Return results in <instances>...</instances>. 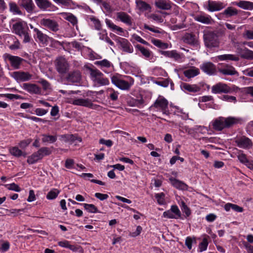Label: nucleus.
I'll return each mask as SVG.
<instances>
[{
    "label": "nucleus",
    "mask_w": 253,
    "mask_h": 253,
    "mask_svg": "<svg viewBox=\"0 0 253 253\" xmlns=\"http://www.w3.org/2000/svg\"><path fill=\"white\" fill-rule=\"evenodd\" d=\"M222 15H225L226 17H229L238 14V10L236 8L230 6L225 9L222 13Z\"/></svg>",
    "instance_id": "nucleus-35"
},
{
    "label": "nucleus",
    "mask_w": 253,
    "mask_h": 253,
    "mask_svg": "<svg viewBox=\"0 0 253 253\" xmlns=\"http://www.w3.org/2000/svg\"><path fill=\"white\" fill-rule=\"evenodd\" d=\"M237 157L240 162L244 164H245L249 161L247 158L246 155L242 153H239Z\"/></svg>",
    "instance_id": "nucleus-56"
},
{
    "label": "nucleus",
    "mask_w": 253,
    "mask_h": 253,
    "mask_svg": "<svg viewBox=\"0 0 253 253\" xmlns=\"http://www.w3.org/2000/svg\"><path fill=\"white\" fill-rule=\"evenodd\" d=\"M183 41L185 43L194 45L196 43L195 36L191 34H186L183 37Z\"/></svg>",
    "instance_id": "nucleus-33"
},
{
    "label": "nucleus",
    "mask_w": 253,
    "mask_h": 253,
    "mask_svg": "<svg viewBox=\"0 0 253 253\" xmlns=\"http://www.w3.org/2000/svg\"><path fill=\"white\" fill-rule=\"evenodd\" d=\"M218 71L224 75H238V72L235 70L234 67L232 66L226 65L222 68L218 69Z\"/></svg>",
    "instance_id": "nucleus-18"
},
{
    "label": "nucleus",
    "mask_w": 253,
    "mask_h": 253,
    "mask_svg": "<svg viewBox=\"0 0 253 253\" xmlns=\"http://www.w3.org/2000/svg\"><path fill=\"white\" fill-rule=\"evenodd\" d=\"M100 3H102L103 7L105 9V10L107 12H111L112 11L111 7L108 3H107L105 1H102Z\"/></svg>",
    "instance_id": "nucleus-64"
},
{
    "label": "nucleus",
    "mask_w": 253,
    "mask_h": 253,
    "mask_svg": "<svg viewBox=\"0 0 253 253\" xmlns=\"http://www.w3.org/2000/svg\"><path fill=\"white\" fill-rule=\"evenodd\" d=\"M95 65L104 67H110L111 63L107 59H103L101 61H97L94 63Z\"/></svg>",
    "instance_id": "nucleus-48"
},
{
    "label": "nucleus",
    "mask_w": 253,
    "mask_h": 253,
    "mask_svg": "<svg viewBox=\"0 0 253 253\" xmlns=\"http://www.w3.org/2000/svg\"><path fill=\"white\" fill-rule=\"evenodd\" d=\"M31 142L32 140L31 139L23 140L20 142L19 146L21 148L24 149L27 147Z\"/></svg>",
    "instance_id": "nucleus-57"
},
{
    "label": "nucleus",
    "mask_w": 253,
    "mask_h": 253,
    "mask_svg": "<svg viewBox=\"0 0 253 253\" xmlns=\"http://www.w3.org/2000/svg\"><path fill=\"white\" fill-rule=\"evenodd\" d=\"M4 57L6 59L9 61L10 64L14 69L20 68L22 62L24 59L17 56L11 55L9 54H5Z\"/></svg>",
    "instance_id": "nucleus-8"
},
{
    "label": "nucleus",
    "mask_w": 253,
    "mask_h": 253,
    "mask_svg": "<svg viewBox=\"0 0 253 253\" xmlns=\"http://www.w3.org/2000/svg\"><path fill=\"white\" fill-rule=\"evenodd\" d=\"M38 152L40 155V157L42 159L44 157L46 156H48L51 154V150L49 148L46 147H43L41 148Z\"/></svg>",
    "instance_id": "nucleus-40"
},
{
    "label": "nucleus",
    "mask_w": 253,
    "mask_h": 253,
    "mask_svg": "<svg viewBox=\"0 0 253 253\" xmlns=\"http://www.w3.org/2000/svg\"><path fill=\"white\" fill-rule=\"evenodd\" d=\"M34 32L36 33L35 37L39 40L40 42L43 44H46L48 42L49 37L46 35L43 34L42 31L39 30L38 28H34Z\"/></svg>",
    "instance_id": "nucleus-19"
},
{
    "label": "nucleus",
    "mask_w": 253,
    "mask_h": 253,
    "mask_svg": "<svg viewBox=\"0 0 253 253\" xmlns=\"http://www.w3.org/2000/svg\"><path fill=\"white\" fill-rule=\"evenodd\" d=\"M196 21L203 24H209L211 23L212 19L209 15H199L195 17Z\"/></svg>",
    "instance_id": "nucleus-31"
},
{
    "label": "nucleus",
    "mask_w": 253,
    "mask_h": 253,
    "mask_svg": "<svg viewBox=\"0 0 253 253\" xmlns=\"http://www.w3.org/2000/svg\"><path fill=\"white\" fill-rule=\"evenodd\" d=\"M163 216L164 217H166L168 218L176 219V217L174 216V214L170 210L165 211L163 213Z\"/></svg>",
    "instance_id": "nucleus-58"
},
{
    "label": "nucleus",
    "mask_w": 253,
    "mask_h": 253,
    "mask_svg": "<svg viewBox=\"0 0 253 253\" xmlns=\"http://www.w3.org/2000/svg\"><path fill=\"white\" fill-rule=\"evenodd\" d=\"M117 17L122 22L129 25H132L131 18L124 12H119L117 13Z\"/></svg>",
    "instance_id": "nucleus-20"
},
{
    "label": "nucleus",
    "mask_w": 253,
    "mask_h": 253,
    "mask_svg": "<svg viewBox=\"0 0 253 253\" xmlns=\"http://www.w3.org/2000/svg\"><path fill=\"white\" fill-rule=\"evenodd\" d=\"M95 197L99 199L101 201H103L107 199L108 198V195L106 194H102L100 193H96L95 194Z\"/></svg>",
    "instance_id": "nucleus-62"
},
{
    "label": "nucleus",
    "mask_w": 253,
    "mask_h": 253,
    "mask_svg": "<svg viewBox=\"0 0 253 253\" xmlns=\"http://www.w3.org/2000/svg\"><path fill=\"white\" fill-rule=\"evenodd\" d=\"M200 74V70L198 68L192 66L189 69L185 70L183 74L187 78L190 79L193 78Z\"/></svg>",
    "instance_id": "nucleus-21"
},
{
    "label": "nucleus",
    "mask_w": 253,
    "mask_h": 253,
    "mask_svg": "<svg viewBox=\"0 0 253 253\" xmlns=\"http://www.w3.org/2000/svg\"><path fill=\"white\" fill-rule=\"evenodd\" d=\"M170 211L174 214L176 219H178L181 217V212L179 211L178 207L176 205H172L171 207Z\"/></svg>",
    "instance_id": "nucleus-50"
},
{
    "label": "nucleus",
    "mask_w": 253,
    "mask_h": 253,
    "mask_svg": "<svg viewBox=\"0 0 253 253\" xmlns=\"http://www.w3.org/2000/svg\"><path fill=\"white\" fill-rule=\"evenodd\" d=\"M40 155L39 154L38 151L34 153L30 156L28 157V159L27 160V163L29 164H35L39 160L42 159Z\"/></svg>",
    "instance_id": "nucleus-36"
},
{
    "label": "nucleus",
    "mask_w": 253,
    "mask_h": 253,
    "mask_svg": "<svg viewBox=\"0 0 253 253\" xmlns=\"http://www.w3.org/2000/svg\"><path fill=\"white\" fill-rule=\"evenodd\" d=\"M17 82H25L31 79L32 75L28 72L23 71H15L12 73L11 75Z\"/></svg>",
    "instance_id": "nucleus-9"
},
{
    "label": "nucleus",
    "mask_w": 253,
    "mask_h": 253,
    "mask_svg": "<svg viewBox=\"0 0 253 253\" xmlns=\"http://www.w3.org/2000/svg\"><path fill=\"white\" fill-rule=\"evenodd\" d=\"M9 6H10V10L11 11L15 13H16V14H22V12L21 11V10L19 9V7H18V6L16 5V3H10L9 4Z\"/></svg>",
    "instance_id": "nucleus-51"
},
{
    "label": "nucleus",
    "mask_w": 253,
    "mask_h": 253,
    "mask_svg": "<svg viewBox=\"0 0 253 253\" xmlns=\"http://www.w3.org/2000/svg\"><path fill=\"white\" fill-rule=\"evenodd\" d=\"M155 4L158 8L162 10H169L171 8L169 0H156Z\"/></svg>",
    "instance_id": "nucleus-17"
},
{
    "label": "nucleus",
    "mask_w": 253,
    "mask_h": 253,
    "mask_svg": "<svg viewBox=\"0 0 253 253\" xmlns=\"http://www.w3.org/2000/svg\"><path fill=\"white\" fill-rule=\"evenodd\" d=\"M155 84L160 86L166 87L169 84V81L168 79H165L163 81H156Z\"/></svg>",
    "instance_id": "nucleus-61"
},
{
    "label": "nucleus",
    "mask_w": 253,
    "mask_h": 253,
    "mask_svg": "<svg viewBox=\"0 0 253 253\" xmlns=\"http://www.w3.org/2000/svg\"><path fill=\"white\" fill-rule=\"evenodd\" d=\"M181 87L183 89L191 92H196L200 90V88L197 85L189 84L187 83H183Z\"/></svg>",
    "instance_id": "nucleus-29"
},
{
    "label": "nucleus",
    "mask_w": 253,
    "mask_h": 253,
    "mask_svg": "<svg viewBox=\"0 0 253 253\" xmlns=\"http://www.w3.org/2000/svg\"><path fill=\"white\" fill-rule=\"evenodd\" d=\"M160 52L162 54L164 55L166 57L173 58L177 60L180 58V55L175 51H163L161 50Z\"/></svg>",
    "instance_id": "nucleus-38"
},
{
    "label": "nucleus",
    "mask_w": 253,
    "mask_h": 253,
    "mask_svg": "<svg viewBox=\"0 0 253 253\" xmlns=\"http://www.w3.org/2000/svg\"><path fill=\"white\" fill-rule=\"evenodd\" d=\"M208 242L206 238H204L202 242L199 244V249L200 252H202L205 251L208 247Z\"/></svg>",
    "instance_id": "nucleus-52"
},
{
    "label": "nucleus",
    "mask_w": 253,
    "mask_h": 253,
    "mask_svg": "<svg viewBox=\"0 0 253 253\" xmlns=\"http://www.w3.org/2000/svg\"><path fill=\"white\" fill-rule=\"evenodd\" d=\"M119 43H120V45L124 51L129 53L133 52V47L127 40L125 39H122V40L119 41Z\"/></svg>",
    "instance_id": "nucleus-22"
},
{
    "label": "nucleus",
    "mask_w": 253,
    "mask_h": 253,
    "mask_svg": "<svg viewBox=\"0 0 253 253\" xmlns=\"http://www.w3.org/2000/svg\"><path fill=\"white\" fill-rule=\"evenodd\" d=\"M218 59L220 60H232L237 61L239 60L238 57L233 54H223L217 56Z\"/></svg>",
    "instance_id": "nucleus-37"
},
{
    "label": "nucleus",
    "mask_w": 253,
    "mask_h": 253,
    "mask_svg": "<svg viewBox=\"0 0 253 253\" xmlns=\"http://www.w3.org/2000/svg\"><path fill=\"white\" fill-rule=\"evenodd\" d=\"M84 209L91 213H96L98 212L97 208L93 204H84Z\"/></svg>",
    "instance_id": "nucleus-47"
},
{
    "label": "nucleus",
    "mask_w": 253,
    "mask_h": 253,
    "mask_svg": "<svg viewBox=\"0 0 253 253\" xmlns=\"http://www.w3.org/2000/svg\"><path fill=\"white\" fill-rule=\"evenodd\" d=\"M4 186L9 190H12L16 192H20L21 191V189L19 186L14 183H12L10 184H5Z\"/></svg>",
    "instance_id": "nucleus-49"
},
{
    "label": "nucleus",
    "mask_w": 253,
    "mask_h": 253,
    "mask_svg": "<svg viewBox=\"0 0 253 253\" xmlns=\"http://www.w3.org/2000/svg\"><path fill=\"white\" fill-rule=\"evenodd\" d=\"M71 104L75 105L82 106L86 107L91 108L93 103L89 99L78 98L72 101Z\"/></svg>",
    "instance_id": "nucleus-16"
},
{
    "label": "nucleus",
    "mask_w": 253,
    "mask_h": 253,
    "mask_svg": "<svg viewBox=\"0 0 253 253\" xmlns=\"http://www.w3.org/2000/svg\"><path fill=\"white\" fill-rule=\"evenodd\" d=\"M205 45L208 48L216 47L219 46L218 36L213 32H209L204 35Z\"/></svg>",
    "instance_id": "nucleus-4"
},
{
    "label": "nucleus",
    "mask_w": 253,
    "mask_h": 253,
    "mask_svg": "<svg viewBox=\"0 0 253 253\" xmlns=\"http://www.w3.org/2000/svg\"><path fill=\"white\" fill-rule=\"evenodd\" d=\"M22 87L24 89L32 94H40V88L35 84L30 83H24L23 84Z\"/></svg>",
    "instance_id": "nucleus-15"
},
{
    "label": "nucleus",
    "mask_w": 253,
    "mask_h": 253,
    "mask_svg": "<svg viewBox=\"0 0 253 253\" xmlns=\"http://www.w3.org/2000/svg\"><path fill=\"white\" fill-rule=\"evenodd\" d=\"M37 6L41 9H46L49 7H54L48 0H35Z\"/></svg>",
    "instance_id": "nucleus-26"
},
{
    "label": "nucleus",
    "mask_w": 253,
    "mask_h": 253,
    "mask_svg": "<svg viewBox=\"0 0 253 253\" xmlns=\"http://www.w3.org/2000/svg\"><path fill=\"white\" fill-rule=\"evenodd\" d=\"M63 18L69 22H70L73 26H77L78 23L77 18L71 13L62 12L61 13Z\"/></svg>",
    "instance_id": "nucleus-24"
},
{
    "label": "nucleus",
    "mask_w": 253,
    "mask_h": 253,
    "mask_svg": "<svg viewBox=\"0 0 253 253\" xmlns=\"http://www.w3.org/2000/svg\"><path fill=\"white\" fill-rule=\"evenodd\" d=\"M111 82L117 87L122 90H128L131 86L128 82L121 79L117 75L111 77Z\"/></svg>",
    "instance_id": "nucleus-7"
},
{
    "label": "nucleus",
    "mask_w": 253,
    "mask_h": 253,
    "mask_svg": "<svg viewBox=\"0 0 253 253\" xmlns=\"http://www.w3.org/2000/svg\"><path fill=\"white\" fill-rule=\"evenodd\" d=\"M236 143L238 146L245 149L251 148L253 146L251 140L245 136H243L236 140Z\"/></svg>",
    "instance_id": "nucleus-14"
},
{
    "label": "nucleus",
    "mask_w": 253,
    "mask_h": 253,
    "mask_svg": "<svg viewBox=\"0 0 253 253\" xmlns=\"http://www.w3.org/2000/svg\"><path fill=\"white\" fill-rule=\"evenodd\" d=\"M200 68L204 73L209 75H214L216 72L215 66L210 62L203 63L200 66Z\"/></svg>",
    "instance_id": "nucleus-13"
},
{
    "label": "nucleus",
    "mask_w": 253,
    "mask_h": 253,
    "mask_svg": "<svg viewBox=\"0 0 253 253\" xmlns=\"http://www.w3.org/2000/svg\"><path fill=\"white\" fill-rule=\"evenodd\" d=\"M236 5L244 9L252 10L253 9V2L249 1L241 0L236 2Z\"/></svg>",
    "instance_id": "nucleus-32"
},
{
    "label": "nucleus",
    "mask_w": 253,
    "mask_h": 253,
    "mask_svg": "<svg viewBox=\"0 0 253 253\" xmlns=\"http://www.w3.org/2000/svg\"><path fill=\"white\" fill-rule=\"evenodd\" d=\"M42 141L43 143H52L55 142L57 140V137L55 136L47 135L43 134L42 135Z\"/></svg>",
    "instance_id": "nucleus-41"
},
{
    "label": "nucleus",
    "mask_w": 253,
    "mask_h": 253,
    "mask_svg": "<svg viewBox=\"0 0 253 253\" xmlns=\"http://www.w3.org/2000/svg\"><path fill=\"white\" fill-rule=\"evenodd\" d=\"M12 28L14 33L19 37H22V34L26 31L22 22H17L13 25Z\"/></svg>",
    "instance_id": "nucleus-27"
},
{
    "label": "nucleus",
    "mask_w": 253,
    "mask_h": 253,
    "mask_svg": "<svg viewBox=\"0 0 253 253\" xmlns=\"http://www.w3.org/2000/svg\"><path fill=\"white\" fill-rule=\"evenodd\" d=\"M90 20L93 22L95 28L97 30H100L101 28V25L100 21L94 17H90Z\"/></svg>",
    "instance_id": "nucleus-55"
},
{
    "label": "nucleus",
    "mask_w": 253,
    "mask_h": 253,
    "mask_svg": "<svg viewBox=\"0 0 253 253\" xmlns=\"http://www.w3.org/2000/svg\"><path fill=\"white\" fill-rule=\"evenodd\" d=\"M240 52L242 58L249 60L253 59V51L245 47Z\"/></svg>",
    "instance_id": "nucleus-34"
},
{
    "label": "nucleus",
    "mask_w": 253,
    "mask_h": 253,
    "mask_svg": "<svg viewBox=\"0 0 253 253\" xmlns=\"http://www.w3.org/2000/svg\"><path fill=\"white\" fill-rule=\"evenodd\" d=\"M54 2L61 3L65 6H69L73 2L72 0H53Z\"/></svg>",
    "instance_id": "nucleus-60"
},
{
    "label": "nucleus",
    "mask_w": 253,
    "mask_h": 253,
    "mask_svg": "<svg viewBox=\"0 0 253 253\" xmlns=\"http://www.w3.org/2000/svg\"><path fill=\"white\" fill-rule=\"evenodd\" d=\"M211 91L213 93H227L230 92L231 89L226 84L219 83L212 86Z\"/></svg>",
    "instance_id": "nucleus-11"
},
{
    "label": "nucleus",
    "mask_w": 253,
    "mask_h": 253,
    "mask_svg": "<svg viewBox=\"0 0 253 253\" xmlns=\"http://www.w3.org/2000/svg\"><path fill=\"white\" fill-rule=\"evenodd\" d=\"M86 69L90 73V76L92 81L100 85H107L109 84V80L104 77L103 74L96 68L86 67Z\"/></svg>",
    "instance_id": "nucleus-2"
},
{
    "label": "nucleus",
    "mask_w": 253,
    "mask_h": 253,
    "mask_svg": "<svg viewBox=\"0 0 253 253\" xmlns=\"http://www.w3.org/2000/svg\"><path fill=\"white\" fill-rule=\"evenodd\" d=\"M225 7V4L221 1L209 0L208 1L207 9L210 12L219 11Z\"/></svg>",
    "instance_id": "nucleus-12"
},
{
    "label": "nucleus",
    "mask_w": 253,
    "mask_h": 253,
    "mask_svg": "<svg viewBox=\"0 0 253 253\" xmlns=\"http://www.w3.org/2000/svg\"><path fill=\"white\" fill-rule=\"evenodd\" d=\"M21 5L23 7L28 13H32L35 6L32 0H21Z\"/></svg>",
    "instance_id": "nucleus-23"
},
{
    "label": "nucleus",
    "mask_w": 253,
    "mask_h": 253,
    "mask_svg": "<svg viewBox=\"0 0 253 253\" xmlns=\"http://www.w3.org/2000/svg\"><path fill=\"white\" fill-rule=\"evenodd\" d=\"M241 119L238 118L220 117L212 122L213 128L216 131H221L225 128H229L241 122Z\"/></svg>",
    "instance_id": "nucleus-1"
},
{
    "label": "nucleus",
    "mask_w": 253,
    "mask_h": 253,
    "mask_svg": "<svg viewBox=\"0 0 253 253\" xmlns=\"http://www.w3.org/2000/svg\"><path fill=\"white\" fill-rule=\"evenodd\" d=\"M63 137L66 138L67 141L71 143L74 142L76 140H78L80 142L82 141V138L74 134L65 135Z\"/></svg>",
    "instance_id": "nucleus-46"
},
{
    "label": "nucleus",
    "mask_w": 253,
    "mask_h": 253,
    "mask_svg": "<svg viewBox=\"0 0 253 253\" xmlns=\"http://www.w3.org/2000/svg\"><path fill=\"white\" fill-rule=\"evenodd\" d=\"M244 37L247 39L253 40V31H246L244 34Z\"/></svg>",
    "instance_id": "nucleus-63"
},
{
    "label": "nucleus",
    "mask_w": 253,
    "mask_h": 253,
    "mask_svg": "<svg viewBox=\"0 0 253 253\" xmlns=\"http://www.w3.org/2000/svg\"><path fill=\"white\" fill-rule=\"evenodd\" d=\"M65 80L69 84L80 83L82 80V74L78 70L72 71L68 72L67 75L65 78Z\"/></svg>",
    "instance_id": "nucleus-5"
},
{
    "label": "nucleus",
    "mask_w": 253,
    "mask_h": 253,
    "mask_svg": "<svg viewBox=\"0 0 253 253\" xmlns=\"http://www.w3.org/2000/svg\"><path fill=\"white\" fill-rule=\"evenodd\" d=\"M106 24L112 30H117L120 32H123V29L118 27V26L115 25L112 21L109 19H106L105 20Z\"/></svg>",
    "instance_id": "nucleus-42"
},
{
    "label": "nucleus",
    "mask_w": 253,
    "mask_h": 253,
    "mask_svg": "<svg viewBox=\"0 0 253 253\" xmlns=\"http://www.w3.org/2000/svg\"><path fill=\"white\" fill-rule=\"evenodd\" d=\"M10 153L15 157H19L21 156H26V154L23 153L17 147H13L9 149Z\"/></svg>",
    "instance_id": "nucleus-39"
},
{
    "label": "nucleus",
    "mask_w": 253,
    "mask_h": 253,
    "mask_svg": "<svg viewBox=\"0 0 253 253\" xmlns=\"http://www.w3.org/2000/svg\"><path fill=\"white\" fill-rule=\"evenodd\" d=\"M168 100L163 97H159L155 101L152 107L156 108H160L163 112V114L168 115L169 111L168 110Z\"/></svg>",
    "instance_id": "nucleus-6"
},
{
    "label": "nucleus",
    "mask_w": 253,
    "mask_h": 253,
    "mask_svg": "<svg viewBox=\"0 0 253 253\" xmlns=\"http://www.w3.org/2000/svg\"><path fill=\"white\" fill-rule=\"evenodd\" d=\"M224 210L228 211L230 210V209H232L234 211L238 212H242L243 211L244 209L242 207L238 206L237 205L231 204V203H227L224 206Z\"/></svg>",
    "instance_id": "nucleus-30"
},
{
    "label": "nucleus",
    "mask_w": 253,
    "mask_h": 253,
    "mask_svg": "<svg viewBox=\"0 0 253 253\" xmlns=\"http://www.w3.org/2000/svg\"><path fill=\"white\" fill-rule=\"evenodd\" d=\"M132 37L135 40L137 41V42H138L143 44H145L146 45H148L149 44L147 42L145 41V40L142 39L140 36H139L137 35L134 34V35H133Z\"/></svg>",
    "instance_id": "nucleus-59"
},
{
    "label": "nucleus",
    "mask_w": 253,
    "mask_h": 253,
    "mask_svg": "<svg viewBox=\"0 0 253 253\" xmlns=\"http://www.w3.org/2000/svg\"><path fill=\"white\" fill-rule=\"evenodd\" d=\"M136 48H137L145 57L149 58L150 56L151 52L148 49L145 48L144 47L139 44L136 45Z\"/></svg>",
    "instance_id": "nucleus-44"
},
{
    "label": "nucleus",
    "mask_w": 253,
    "mask_h": 253,
    "mask_svg": "<svg viewBox=\"0 0 253 253\" xmlns=\"http://www.w3.org/2000/svg\"><path fill=\"white\" fill-rule=\"evenodd\" d=\"M171 184L176 188L180 190H186L188 186L181 181L174 178H169Z\"/></svg>",
    "instance_id": "nucleus-25"
},
{
    "label": "nucleus",
    "mask_w": 253,
    "mask_h": 253,
    "mask_svg": "<svg viewBox=\"0 0 253 253\" xmlns=\"http://www.w3.org/2000/svg\"><path fill=\"white\" fill-rule=\"evenodd\" d=\"M55 68L57 72L61 75L68 73L70 69V64L67 60L62 56L57 57L54 61Z\"/></svg>",
    "instance_id": "nucleus-3"
},
{
    "label": "nucleus",
    "mask_w": 253,
    "mask_h": 253,
    "mask_svg": "<svg viewBox=\"0 0 253 253\" xmlns=\"http://www.w3.org/2000/svg\"><path fill=\"white\" fill-rule=\"evenodd\" d=\"M136 4L137 8L141 11L147 10L150 11L151 9V6L150 5L146 3L145 1L142 0H137L136 1Z\"/></svg>",
    "instance_id": "nucleus-28"
},
{
    "label": "nucleus",
    "mask_w": 253,
    "mask_h": 253,
    "mask_svg": "<svg viewBox=\"0 0 253 253\" xmlns=\"http://www.w3.org/2000/svg\"><path fill=\"white\" fill-rule=\"evenodd\" d=\"M41 24L53 32H57L59 30V25L57 22L54 20L48 18H43L41 20Z\"/></svg>",
    "instance_id": "nucleus-10"
},
{
    "label": "nucleus",
    "mask_w": 253,
    "mask_h": 253,
    "mask_svg": "<svg viewBox=\"0 0 253 253\" xmlns=\"http://www.w3.org/2000/svg\"><path fill=\"white\" fill-rule=\"evenodd\" d=\"M152 43L156 46L163 48L166 49L168 48V44L167 43H165L162 42L161 41L159 40H153L152 41Z\"/></svg>",
    "instance_id": "nucleus-45"
},
{
    "label": "nucleus",
    "mask_w": 253,
    "mask_h": 253,
    "mask_svg": "<svg viewBox=\"0 0 253 253\" xmlns=\"http://www.w3.org/2000/svg\"><path fill=\"white\" fill-rule=\"evenodd\" d=\"M222 100L235 103L237 101L236 97L228 95H224L220 98Z\"/></svg>",
    "instance_id": "nucleus-53"
},
{
    "label": "nucleus",
    "mask_w": 253,
    "mask_h": 253,
    "mask_svg": "<svg viewBox=\"0 0 253 253\" xmlns=\"http://www.w3.org/2000/svg\"><path fill=\"white\" fill-rule=\"evenodd\" d=\"M60 193V191L57 189H53L50 190L46 195V198L49 200L55 199Z\"/></svg>",
    "instance_id": "nucleus-43"
},
{
    "label": "nucleus",
    "mask_w": 253,
    "mask_h": 253,
    "mask_svg": "<svg viewBox=\"0 0 253 253\" xmlns=\"http://www.w3.org/2000/svg\"><path fill=\"white\" fill-rule=\"evenodd\" d=\"M164 197L165 194L163 193H158L155 195V198L157 199L158 203L160 205L164 204Z\"/></svg>",
    "instance_id": "nucleus-54"
}]
</instances>
